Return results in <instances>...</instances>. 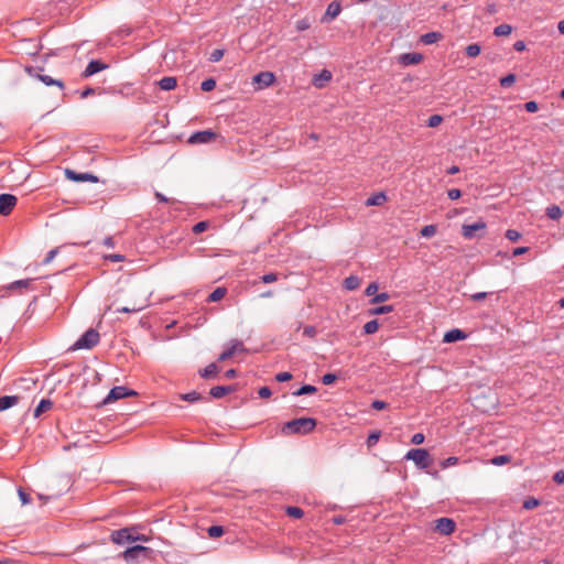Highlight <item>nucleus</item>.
Segmentation results:
<instances>
[{"mask_svg":"<svg viewBox=\"0 0 564 564\" xmlns=\"http://www.w3.org/2000/svg\"><path fill=\"white\" fill-rule=\"evenodd\" d=\"M316 426V420L312 417H299L286 422L282 432L285 434H308Z\"/></svg>","mask_w":564,"mask_h":564,"instance_id":"obj_1","label":"nucleus"},{"mask_svg":"<svg viewBox=\"0 0 564 564\" xmlns=\"http://www.w3.org/2000/svg\"><path fill=\"white\" fill-rule=\"evenodd\" d=\"M99 333L94 328H89L74 343L70 349H91L99 343Z\"/></svg>","mask_w":564,"mask_h":564,"instance_id":"obj_2","label":"nucleus"},{"mask_svg":"<svg viewBox=\"0 0 564 564\" xmlns=\"http://www.w3.org/2000/svg\"><path fill=\"white\" fill-rule=\"evenodd\" d=\"M404 458L414 462L420 469H426L431 465L430 454L425 448H411Z\"/></svg>","mask_w":564,"mask_h":564,"instance_id":"obj_3","label":"nucleus"},{"mask_svg":"<svg viewBox=\"0 0 564 564\" xmlns=\"http://www.w3.org/2000/svg\"><path fill=\"white\" fill-rule=\"evenodd\" d=\"M134 394H137V393L133 390H129L128 388H126L123 386H117L110 390V392L104 400V403L107 404V403H110V402H113V401H117V400H120V399H123V398H127L130 395H134Z\"/></svg>","mask_w":564,"mask_h":564,"instance_id":"obj_4","label":"nucleus"},{"mask_svg":"<svg viewBox=\"0 0 564 564\" xmlns=\"http://www.w3.org/2000/svg\"><path fill=\"white\" fill-rule=\"evenodd\" d=\"M18 198L12 194L0 195V215L8 216L17 205Z\"/></svg>","mask_w":564,"mask_h":564,"instance_id":"obj_5","label":"nucleus"},{"mask_svg":"<svg viewBox=\"0 0 564 564\" xmlns=\"http://www.w3.org/2000/svg\"><path fill=\"white\" fill-rule=\"evenodd\" d=\"M217 134L212 130H202L193 133L188 142L192 144L209 143L216 139Z\"/></svg>","mask_w":564,"mask_h":564,"instance_id":"obj_6","label":"nucleus"},{"mask_svg":"<svg viewBox=\"0 0 564 564\" xmlns=\"http://www.w3.org/2000/svg\"><path fill=\"white\" fill-rule=\"evenodd\" d=\"M455 529L456 523L451 518L443 517L435 520V530L443 535L452 534L455 531Z\"/></svg>","mask_w":564,"mask_h":564,"instance_id":"obj_7","label":"nucleus"},{"mask_svg":"<svg viewBox=\"0 0 564 564\" xmlns=\"http://www.w3.org/2000/svg\"><path fill=\"white\" fill-rule=\"evenodd\" d=\"M275 82V75L272 72H260L253 76L252 83L258 85V89L270 87Z\"/></svg>","mask_w":564,"mask_h":564,"instance_id":"obj_8","label":"nucleus"},{"mask_svg":"<svg viewBox=\"0 0 564 564\" xmlns=\"http://www.w3.org/2000/svg\"><path fill=\"white\" fill-rule=\"evenodd\" d=\"M486 229V223L484 220H478L474 224H465L462 227V235L466 239H473L477 237L478 231H484Z\"/></svg>","mask_w":564,"mask_h":564,"instance_id":"obj_9","label":"nucleus"},{"mask_svg":"<svg viewBox=\"0 0 564 564\" xmlns=\"http://www.w3.org/2000/svg\"><path fill=\"white\" fill-rule=\"evenodd\" d=\"M65 175L68 180L74 182H91V183H98L99 178L97 175L91 173H78L74 170L66 169Z\"/></svg>","mask_w":564,"mask_h":564,"instance_id":"obj_10","label":"nucleus"},{"mask_svg":"<svg viewBox=\"0 0 564 564\" xmlns=\"http://www.w3.org/2000/svg\"><path fill=\"white\" fill-rule=\"evenodd\" d=\"M132 528H122L119 530H116L111 533V541L116 544H124L128 542H132L133 534H132Z\"/></svg>","mask_w":564,"mask_h":564,"instance_id":"obj_11","label":"nucleus"},{"mask_svg":"<svg viewBox=\"0 0 564 564\" xmlns=\"http://www.w3.org/2000/svg\"><path fill=\"white\" fill-rule=\"evenodd\" d=\"M149 552V547L143 545H133L131 547H128L126 551L122 552L121 556L126 562H133L135 561L140 554H145Z\"/></svg>","mask_w":564,"mask_h":564,"instance_id":"obj_12","label":"nucleus"},{"mask_svg":"<svg viewBox=\"0 0 564 564\" xmlns=\"http://www.w3.org/2000/svg\"><path fill=\"white\" fill-rule=\"evenodd\" d=\"M107 67H108L107 64H105L98 59H93L86 66L83 75H84V77H90V76L97 74L98 72L104 70Z\"/></svg>","mask_w":564,"mask_h":564,"instance_id":"obj_13","label":"nucleus"},{"mask_svg":"<svg viewBox=\"0 0 564 564\" xmlns=\"http://www.w3.org/2000/svg\"><path fill=\"white\" fill-rule=\"evenodd\" d=\"M422 59H423V55L421 53H416V52L404 53V54L400 55V58H399L400 63L404 66L419 64L420 62H422Z\"/></svg>","mask_w":564,"mask_h":564,"instance_id":"obj_14","label":"nucleus"},{"mask_svg":"<svg viewBox=\"0 0 564 564\" xmlns=\"http://www.w3.org/2000/svg\"><path fill=\"white\" fill-rule=\"evenodd\" d=\"M235 391H236L235 386H216L209 390V394L214 399H220V398L225 397L226 394L235 392Z\"/></svg>","mask_w":564,"mask_h":564,"instance_id":"obj_15","label":"nucleus"},{"mask_svg":"<svg viewBox=\"0 0 564 564\" xmlns=\"http://www.w3.org/2000/svg\"><path fill=\"white\" fill-rule=\"evenodd\" d=\"M465 338H466V334L462 329H458V328L451 329L444 335L445 343H455L458 340H463Z\"/></svg>","mask_w":564,"mask_h":564,"instance_id":"obj_16","label":"nucleus"},{"mask_svg":"<svg viewBox=\"0 0 564 564\" xmlns=\"http://www.w3.org/2000/svg\"><path fill=\"white\" fill-rule=\"evenodd\" d=\"M443 39V34L441 32H427L420 37V42L424 45H431L434 44Z\"/></svg>","mask_w":564,"mask_h":564,"instance_id":"obj_17","label":"nucleus"},{"mask_svg":"<svg viewBox=\"0 0 564 564\" xmlns=\"http://www.w3.org/2000/svg\"><path fill=\"white\" fill-rule=\"evenodd\" d=\"M332 79V73L327 69H323L318 75L313 78V85L317 88H322L325 82Z\"/></svg>","mask_w":564,"mask_h":564,"instance_id":"obj_18","label":"nucleus"},{"mask_svg":"<svg viewBox=\"0 0 564 564\" xmlns=\"http://www.w3.org/2000/svg\"><path fill=\"white\" fill-rule=\"evenodd\" d=\"M19 402L18 395H3L0 397V412L10 409Z\"/></svg>","mask_w":564,"mask_h":564,"instance_id":"obj_19","label":"nucleus"},{"mask_svg":"<svg viewBox=\"0 0 564 564\" xmlns=\"http://www.w3.org/2000/svg\"><path fill=\"white\" fill-rule=\"evenodd\" d=\"M158 84L162 90L169 91L176 87L177 80L175 77L166 76V77H163L162 79H160Z\"/></svg>","mask_w":564,"mask_h":564,"instance_id":"obj_20","label":"nucleus"},{"mask_svg":"<svg viewBox=\"0 0 564 564\" xmlns=\"http://www.w3.org/2000/svg\"><path fill=\"white\" fill-rule=\"evenodd\" d=\"M387 200V196L383 192L376 193L367 198V206H380Z\"/></svg>","mask_w":564,"mask_h":564,"instance_id":"obj_21","label":"nucleus"},{"mask_svg":"<svg viewBox=\"0 0 564 564\" xmlns=\"http://www.w3.org/2000/svg\"><path fill=\"white\" fill-rule=\"evenodd\" d=\"M52 406H53V402L50 399H42L34 410V416L39 417L41 414L51 410Z\"/></svg>","mask_w":564,"mask_h":564,"instance_id":"obj_22","label":"nucleus"},{"mask_svg":"<svg viewBox=\"0 0 564 564\" xmlns=\"http://www.w3.org/2000/svg\"><path fill=\"white\" fill-rule=\"evenodd\" d=\"M218 367L216 364L212 362L208 366H206L204 369L199 370V375L202 378L209 379L213 377H216L218 373Z\"/></svg>","mask_w":564,"mask_h":564,"instance_id":"obj_23","label":"nucleus"},{"mask_svg":"<svg viewBox=\"0 0 564 564\" xmlns=\"http://www.w3.org/2000/svg\"><path fill=\"white\" fill-rule=\"evenodd\" d=\"M341 11V6L337 1H333L328 4L325 15L329 17L330 19H335Z\"/></svg>","mask_w":564,"mask_h":564,"instance_id":"obj_24","label":"nucleus"},{"mask_svg":"<svg viewBox=\"0 0 564 564\" xmlns=\"http://www.w3.org/2000/svg\"><path fill=\"white\" fill-rule=\"evenodd\" d=\"M227 293L226 288H216L207 297V302H218L224 299Z\"/></svg>","mask_w":564,"mask_h":564,"instance_id":"obj_25","label":"nucleus"},{"mask_svg":"<svg viewBox=\"0 0 564 564\" xmlns=\"http://www.w3.org/2000/svg\"><path fill=\"white\" fill-rule=\"evenodd\" d=\"M36 77L42 82L44 83L46 86H57L59 87L61 89L64 88V83L59 79H53L52 77H50L48 75H36Z\"/></svg>","mask_w":564,"mask_h":564,"instance_id":"obj_26","label":"nucleus"},{"mask_svg":"<svg viewBox=\"0 0 564 564\" xmlns=\"http://www.w3.org/2000/svg\"><path fill=\"white\" fill-rule=\"evenodd\" d=\"M511 32H512V26L507 23L499 24L498 26H496L494 29V35L498 36V37L507 36L509 34H511Z\"/></svg>","mask_w":564,"mask_h":564,"instance_id":"obj_27","label":"nucleus"},{"mask_svg":"<svg viewBox=\"0 0 564 564\" xmlns=\"http://www.w3.org/2000/svg\"><path fill=\"white\" fill-rule=\"evenodd\" d=\"M545 215L553 220H557L562 217V209L557 205H551L546 208Z\"/></svg>","mask_w":564,"mask_h":564,"instance_id":"obj_28","label":"nucleus"},{"mask_svg":"<svg viewBox=\"0 0 564 564\" xmlns=\"http://www.w3.org/2000/svg\"><path fill=\"white\" fill-rule=\"evenodd\" d=\"M360 285V279L356 275H350L344 280V286L347 290H356Z\"/></svg>","mask_w":564,"mask_h":564,"instance_id":"obj_29","label":"nucleus"},{"mask_svg":"<svg viewBox=\"0 0 564 564\" xmlns=\"http://www.w3.org/2000/svg\"><path fill=\"white\" fill-rule=\"evenodd\" d=\"M317 391L316 387L311 384H304L300 389L293 392V395L300 397L305 394H313Z\"/></svg>","mask_w":564,"mask_h":564,"instance_id":"obj_30","label":"nucleus"},{"mask_svg":"<svg viewBox=\"0 0 564 564\" xmlns=\"http://www.w3.org/2000/svg\"><path fill=\"white\" fill-rule=\"evenodd\" d=\"M393 306L392 305H381V306H377V307H373L369 311V314L370 315H382V314H388V313H391L393 312Z\"/></svg>","mask_w":564,"mask_h":564,"instance_id":"obj_31","label":"nucleus"},{"mask_svg":"<svg viewBox=\"0 0 564 564\" xmlns=\"http://www.w3.org/2000/svg\"><path fill=\"white\" fill-rule=\"evenodd\" d=\"M481 47L477 43H473L466 46L465 53L468 57H476L480 54Z\"/></svg>","mask_w":564,"mask_h":564,"instance_id":"obj_32","label":"nucleus"},{"mask_svg":"<svg viewBox=\"0 0 564 564\" xmlns=\"http://www.w3.org/2000/svg\"><path fill=\"white\" fill-rule=\"evenodd\" d=\"M378 328H379V323L377 319H371L364 325V332L367 335L375 334L378 330Z\"/></svg>","mask_w":564,"mask_h":564,"instance_id":"obj_33","label":"nucleus"},{"mask_svg":"<svg viewBox=\"0 0 564 564\" xmlns=\"http://www.w3.org/2000/svg\"><path fill=\"white\" fill-rule=\"evenodd\" d=\"M285 513L289 517H292V518H295V519H301L304 516V511L301 508L293 507V506L286 507Z\"/></svg>","mask_w":564,"mask_h":564,"instance_id":"obj_34","label":"nucleus"},{"mask_svg":"<svg viewBox=\"0 0 564 564\" xmlns=\"http://www.w3.org/2000/svg\"><path fill=\"white\" fill-rule=\"evenodd\" d=\"M207 533L210 538H219L225 533V529L221 525H212L207 529Z\"/></svg>","mask_w":564,"mask_h":564,"instance_id":"obj_35","label":"nucleus"},{"mask_svg":"<svg viewBox=\"0 0 564 564\" xmlns=\"http://www.w3.org/2000/svg\"><path fill=\"white\" fill-rule=\"evenodd\" d=\"M181 399L188 402H196L202 400V394L196 391H192L188 393L181 394Z\"/></svg>","mask_w":564,"mask_h":564,"instance_id":"obj_36","label":"nucleus"},{"mask_svg":"<svg viewBox=\"0 0 564 564\" xmlns=\"http://www.w3.org/2000/svg\"><path fill=\"white\" fill-rule=\"evenodd\" d=\"M230 347L232 348L234 352H245L247 351L243 343L239 339H231L229 341Z\"/></svg>","mask_w":564,"mask_h":564,"instance_id":"obj_37","label":"nucleus"},{"mask_svg":"<svg viewBox=\"0 0 564 564\" xmlns=\"http://www.w3.org/2000/svg\"><path fill=\"white\" fill-rule=\"evenodd\" d=\"M380 438V432L379 431H375L372 433H370L366 440V444L369 448L373 447L378 441Z\"/></svg>","mask_w":564,"mask_h":564,"instance_id":"obj_38","label":"nucleus"},{"mask_svg":"<svg viewBox=\"0 0 564 564\" xmlns=\"http://www.w3.org/2000/svg\"><path fill=\"white\" fill-rule=\"evenodd\" d=\"M209 227V223L206 221V220H203V221H198L197 224H195L193 226V229L192 231L195 234V235H198V234H202L204 232L205 230H207Z\"/></svg>","mask_w":564,"mask_h":564,"instance_id":"obj_39","label":"nucleus"},{"mask_svg":"<svg viewBox=\"0 0 564 564\" xmlns=\"http://www.w3.org/2000/svg\"><path fill=\"white\" fill-rule=\"evenodd\" d=\"M499 82L501 87L508 88L516 82V75L508 74L507 76L501 77Z\"/></svg>","mask_w":564,"mask_h":564,"instance_id":"obj_40","label":"nucleus"},{"mask_svg":"<svg viewBox=\"0 0 564 564\" xmlns=\"http://www.w3.org/2000/svg\"><path fill=\"white\" fill-rule=\"evenodd\" d=\"M216 87V80L214 78H207L200 84L203 91H212Z\"/></svg>","mask_w":564,"mask_h":564,"instance_id":"obj_41","label":"nucleus"},{"mask_svg":"<svg viewBox=\"0 0 564 564\" xmlns=\"http://www.w3.org/2000/svg\"><path fill=\"white\" fill-rule=\"evenodd\" d=\"M442 122H443V117L441 115H432L427 119V123L426 124L430 128H435V127L440 126Z\"/></svg>","mask_w":564,"mask_h":564,"instance_id":"obj_42","label":"nucleus"},{"mask_svg":"<svg viewBox=\"0 0 564 564\" xmlns=\"http://www.w3.org/2000/svg\"><path fill=\"white\" fill-rule=\"evenodd\" d=\"M511 458L508 455H498L491 459V463L496 466H502L505 464H508Z\"/></svg>","mask_w":564,"mask_h":564,"instance_id":"obj_43","label":"nucleus"},{"mask_svg":"<svg viewBox=\"0 0 564 564\" xmlns=\"http://www.w3.org/2000/svg\"><path fill=\"white\" fill-rule=\"evenodd\" d=\"M539 506H540V500H538L536 498H533V497L528 498L523 502V508L525 510H532V509H534V508H536Z\"/></svg>","mask_w":564,"mask_h":564,"instance_id":"obj_44","label":"nucleus"},{"mask_svg":"<svg viewBox=\"0 0 564 564\" xmlns=\"http://www.w3.org/2000/svg\"><path fill=\"white\" fill-rule=\"evenodd\" d=\"M235 355L232 348L229 346L227 347L217 358V361L223 362L229 358H231Z\"/></svg>","mask_w":564,"mask_h":564,"instance_id":"obj_45","label":"nucleus"},{"mask_svg":"<svg viewBox=\"0 0 564 564\" xmlns=\"http://www.w3.org/2000/svg\"><path fill=\"white\" fill-rule=\"evenodd\" d=\"M32 282L31 279H25V280H18V281H14L10 284L9 289L10 290H13L15 288H28L30 285V283Z\"/></svg>","mask_w":564,"mask_h":564,"instance_id":"obj_46","label":"nucleus"},{"mask_svg":"<svg viewBox=\"0 0 564 564\" xmlns=\"http://www.w3.org/2000/svg\"><path fill=\"white\" fill-rule=\"evenodd\" d=\"M154 197L156 198V200L159 203H164V204H166V203H171V204L177 203L176 199L169 198V197H166L165 195H163L162 193H160L158 191L154 192Z\"/></svg>","mask_w":564,"mask_h":564,"instance_id":"obj_47","label":"nucleus"},{"mask_svg":"<svg viewBox=\"0 0 564 564\" xmlns=\"http://www.w3.org/2000/svg\"><path fill=\"white\" fill-rule=\"evenodd\" d=\"M435 232H436V227L434 225H427L421 229V235L423 237H432L435 235Z\"/></svg>","mask_w":564,"mask_h":564,"instance_id":"obj_48","label":"nucleus"},{"mask_svg":"<svg viewBox=\"0 0 564 564\" xmlns=\"http://www.w3.org/2000/svg\"><path fill=\"white\" fill-rule=\"evenodd\" d=\"M459 462L458 457L456 456H451L446 459H444L442 463H441V466L442 468H448V467H452V466H455L457 465Z\"/></svg>","mask_w":564,"mask_h":564,"instance_id":"obj_49","label":"nucleus"},{"mask_svg":"<svg viewBox=\"0 0 564 564\" xmlns=\"http://www.w3.org/2000/svg\"><path fill=\"white\" fill-rule=\"evenodd\" d=\"M506 238L510 241H518L521 238V234L516 229H508L506 231Z\"/></svg>","mask_w":564,"mask_h":564,"instance_id":"obj_50","label":"nucleus"},{"mask_svg":"<svg viewBox=\"0 0 564 564\" xmlns=\"http://www.w3.org/2000/svg\"><path fill=\"white\" fill-rule=\"evenodd\" d=\"M224 56V50H214L209 55V61L213 63L219 62Z\"/></svg>","mask_w":564,"mask_h":564,"instance_id":"obj_51","label":"nucleus"},{"mask_svg":"<svg viewBox=\"0 0 564 564\" xmlns=\"http://www.w3.org/2000/svg\"><path fill=\"white\" fill-rule=\"evenodd\" d=\"M389 299H390V294L387 292H382V293L376 294L372 297L371 303H382V302L388 301Z\"/></svg>","mask_w":564,"mask_h":564,"instance_id":"obj_52","label":"nucleus"},{"mask_svg":"<svg viewBox=\"0 0 564 564\" xmlns=\"http://www.w3.org/2000/svg\"><path fill=\"white\" fill-rule=\"evenodd\" d=\"M337 380V376L335 373H325L323 377H322V382L323 384L325 386H328V384H332L334 383L335 381Z\"/></svg>","mask_w":564,"mask_h":564,"instance_id":"obj_53","label":"nucleus"},{"mask_svg":"<svg viewBox=\"0 0 564 564\" xmlns=\"http://www.w3.org/2000/svg\"><path fill=\"white\" fill-rule=\"evenodd\" d=\"M303 334L310 338H314L317 335V329L313 325H307L303 328Z\"/></svg>","mask_w":564,"mask_h":564,"instance_id":"obj_54","label":"nucleus"},{"mask_svg":"<svg viewBox=\"0 0 564 564\" xmlns=\"http://www.w3.org/2000/svg\"><path fill=\"white\" fill-rule=\"evenodd\" d=\"M292 379V375L288 371L279 372L275 376L278 382H286Z\"/></svg>","mask_w":564,"mask_h":564,"instance_id":"obj_55","label":"nucleus"},{"mask_svg":"<svg viewBox=\"0 0 564 564\" xmlns=\"http://www.w3.org/2000/svg\"><path fill=\"white\" fill-rule=\"evenodd\" d=\"M105 259L109 260L111 262H121V261H124L126 257L120 253H113V254L105 256Z\"/></svg>","mask_w":564,"mask_h":564,"instance_id":"obj_56","label":"nucleus"},{"mask_svg":"<svg viewBox=\"0 0 564 564\" xmlns=\"http://www.w3.org/2000/svg\"><path fill=\"white\" fill-rule=\"evenodd\" d=\"M524 109L528 112H536L539 110V105L536 101L531 100L524 104Z\"/></svg>","mask_w":564,"mask_h":564,"instance_id":"obj_57","label":"nucleus"},{"mask_svg":"<svg viewBox=\"0 0 564 564\" xmlns=\"http://www.w3.org/2000/svg\"><path fill=\"white\" fill-rule=\"evenodd\" d=\"M388 406V403L384 402V401H381V400H375L372 403H371V408L373 410H377V411H381V410H384L387 409Z\"/></svg>","mask_w":564,"mask_h":564,"instance_id":"obj_58","label":"nucleus"},{"mask_svg":"<svg viewBox=\"0 0 564 564\" xmlns=\"http://www.w3.org/2000/svg\"><path fill=\"white\" fill-rule=\"evenodd\" d=\"M18 494L22 505H28L31 502L30 496L22 488H19Z\"/></svg>","mask_w":564,"mask_h":564,"instance_id":"obj_59","label":"nucleus"},{"mask_svg":"<svg viewBox=\"0 0 564 564\" xmlns=\"http://www.w3.org/2000/svg\"><path fill=\"white\" fill-rule=\"evenodd\" d=\"M553 481L557 485L564 484V470L560 469L553 475Z\"/></svg>","mask_w":564,"mask_h":564,"instance_id":"obj_60","label":"nucleus"},{"mask_svg":"<svg viewBox=\"0 0 564 564\" xmlns=\"http://www.w3.org/2000/svg\"><path fill=\"white\" fill-rule=\"evenodd\" d=\"M263 283H272L278 280V275L275 273H267L261 276Z\"/></svg>","mask_w":564,"mask_h":564,"instance_id":"obj_61","label":"nucleus"},{"mask_svg":"<svg viewBox=\"0 0 564 564\" xmlns=\"http://www.w3.org/2000/svg\"><path fill=\"white\" fill-rule=\"evenodd\" d=\"M447 196L449 199L455 200L462 196V192L458 188H452V189H448Z\"/></svg>","mask_w":564,"mask_h":564,"instance_id":"obj_62","label":"nucleus"},{"mask_svg":"<svg viewBox=\"0 0 564 564\" xmlns=\"http://www.w3.org/2000/svg\"><path fill=\"white\" fill-rule=\"evenodd\" d=\"M488 296L487 292H477L470 295V300L474 302H479L485 300Z\"/></svg>","mask_w":564,"mask_h":564,"instance_id":"obj_63","label":"nucleus"},{"mask_svg":"<svg viewBox=\"0 0 564 564\" xmlns=\"http://www.w3.org/2000/svg\"><path fill=\"white\" fill-rule=\"evenodd\" d=\"M57 252H58V249H57V248H56V249H52V250H50V251L47 252V254H46L45 259L43 260V263H44V264H48V263H50V262L55 258V256L57 254Z\"/></svg>","mask_w":564,"mask_h":564,"instance_id":"obj_64","label":"nucleus"}]
</instances>
